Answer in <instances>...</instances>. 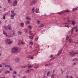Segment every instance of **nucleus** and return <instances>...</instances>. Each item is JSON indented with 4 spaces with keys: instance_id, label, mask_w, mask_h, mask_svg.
Here are the masks:
<instances>
[{
    "instance_id": "nucleus-1",
    "label": "nucleus",
    "mask_w": 78,
    "mask_h": 78,
    "mask_svg": "<svg viewBox=\"0 0 78 78\" xmlns=\"http://www.w3.org/2000/svg\"><path fill=\"white\" fill-rule=\"evenodd\" d=\"M12 53H17L18 51V48L17 47H15L12 48Z\"/></svg>"
},
{
    "instance_id": "nucleus-2",
    "label": "nucleus",
    "mask_w": 78,
    "mask_h": 78,
    "mask_svg": "<svg viewBox=\"0 0 78 78\" xmlns=\"http://www.w3.org/2000/svg\"><path fill=\"white\" fill-rule=\"evenodd\" d=\"M5 42L8 44H12V41H11L9 39H7L5 40Z\"/></svg>"
},
{
    "instance_id": "nucleus-3",
    "label": "nucleus",
    "mask_w": 78,
    "mask_h": 78,
    "mask_svg": "<svg viewBox=\"0 0 78 78\" xmlns=\"http://www.w3.org/2000/svg\"><path fill=\"white\" fill-rule=\"evenodd\" d=\"M36 0H33L30 2V5H34L35 3H36Z\"/></svg>"
},
{
    "instance_id": "nucleus-4",
    "label": "nucleus",
    "mask_w": 78,
    "mask_h": 78,
    "mask_svg": "<svg viewBox=\"0 0 78 78\" xmlns=\"http://www.w3.org/2000/svg\"><path fill=\"white\" fill-rule=\"evenodd\" d=\"M76 30L75 31L76 32L77 31H78V29H77L76 27H73V28H72V32L73 31V30Z\"/></svg>"
},
{
    "instance_id": "nucleus-5",
    "label": "nucleus",
    "mask_w": 78,
    "mask_h": 78,
    "mask_svg": "<svg viewBox=\"0 0 78 78\" xmlns=\"http://www.w3.org/2000/svg\"><path fill=\"white\" fill-rule=\"evenodd\" d=\"M69 55L71 56H74L75 54L74 53H73V52H71L69 53Z\"/></svg>"
},
{
    "instance_id": "nucleus-6",
    "label": "nucleus",
    "mask_w": 78,
    "mask_h": 78,
    "mask_svg": "<svg viewBox=\"0 0 78 78\" xmlns=\"http://www.w3.org/2000/svg\"><path fill=\"white\" fill-rule=\"evenodd\" d=\"M17 1L16 0L15 1L13 4V6H16V5H17Z\"/></svg>"
},
{
    "instance_id": "nucleus-7",
    "label": "nucleus",
    "mask_w": 78,
    "mask_h": 78,
    "mask_svg": "<svg viewBox=\"0 0 78 78\" xmlns=\"http://www.w3.org/2000/svg\"><path fill=\"white\" fill-rule=\"evenodd\" d=\"M62 49H61L60 51H59L58 53L57 54V56L59 55L60 53H61V52H62Z\"/></svg>"
},
{
    "instance_id": "nucleus-8",
    "label": "nucleus",
    "mask_w": 78,
    "mask_h": 78,
    "mask_svg": "<svg viewBox=\"0 0 78 78\" xmlns=\"http://www.w3.org/2000/svg\"><path fill=\"white\" fill-rule=\"evenodd\" d=\"M5 74L7 75L8 73H10V71H6L5 72Z\"/></svg>"
},
{
    "instance_id": "nucleus-9",
    "label": "nucleus",
    "mask_w": 78,
    "mask_h": 78,
    "mask_svg": "<svg viewBox=\"0 0 78 78\" xmlns=\"http://www.w3.org/2000/svg\"><path fill=\"white\" fill-rule=\"evenodd\" d=\"M7 28L9 30H11V26H10L9 25H8L7 26Z\"/></svg>"
},
{
    "instance_id": "nucleus-10",
    "label": "nucleus",
    "mask_w": 78,
    "mask_h": 78,
    "mask_svg": "<svg viewBox=\"0 0 78 78\" xmlns=\"http://www.w3.org/2000/svg\"><path fill=\"white\" fill-rule=\"evenodd\" d=\"M26 19L28 20H30L31 19H30V18L29 17H26Z\"/></svg>"
},
{
    "instance_id": "nucleus-11",
    "label": "nucleus",
    "mask_w": 78,
    "mask_h": 78,
    "mask_svg": "<svg viewBox=\"0 0 78 78\" xmlns=\"http://www.w3.org/2000/svg\"><path fill=\"white\" fill-rule=\"evenodd\" d=\"M39 9H36V13H38V12H39Z\"/></svg>"
},
{
    "instance_id": "nucleus-12",
    "label": "nucleus",
    "mask_w": 78,
    "mask_h": 78,
    "mask_svg": "<svg viewBox=\"0 0 78 78\" xmlns=\"http://www.w3.org/2000/svg\"><path fill=\"white\" fill-rule=\"evenodd\" d=\"M15 61H16V62H19V58H16L15 59Z\"/></svg>"
},
{
    "instance_id": "nucleus-13",
    "label": "nucleus",
    "mask_w": 78,
    "mask_h": 78,
    "mask_svg": "<svg viewBox=\"0 0 78 78\" xmlns=\"http://www.w3.org/2000/svg\"><path fill=\"white\" fill-rule=\"evenodd\" d=\"M70 11L69 10H66L64 12H69Z\"/></svg>"
},
{
    "instance_id": "nucleus-14",
    "label": "nucleus",
    "mask_w": 78,
    "mask_h": 78,
    "mask_svg": "<svg viewBox=\"0 0 78 78\" xmlns=\"http://www.w3.org/2000/svg\"><path fill=\"white\" fill-rule=\"evenodd\" d=\"M5 67H7L8 68H9L11 66L10 65H5Z\"/></svg>"
},
{
    "instance_id": "nucleus-15",
    "label": "nucleus",
    "mask_w": 78,
    "mask_h": 78,
    "mask_svg": "<svg viewBox=\"0 0 78 78\" xmlns=\"http://www.w3.org/2000/svg\"><path fill=\"white\" fill-rule=\"evenodd\" d=\"M72 24L73 25H74L75 24V21L74 20L73 21H72Z\"/></svg>"
},
{
    "instance_id": "nucleus-16",
    "label": "nucleus",
    "mask_w": 78,
    "mask_h": 78,
    "mask_svg": "<svg viewBox=\"0 0 78 78\" xmlns=\"http://www.w3.org/2000/svg\"><path fill=\"white\" fill-rule=\"evenodd\" d=\"M11 19H14V16H13V15H12L11 16Z\"/></svg>"
},
{
    "instance_id": "nucleus-17",
    "label": "nucleus",
    "mask_w": 78,
    "mask_h": 78,
    "mask_svg": "<svg viewBox=\"0 0 78 78\" xmlns=\"http://www.w3.org/2000/svg\"><path fill=\"white\" fill-rule=\"evenodd\" d=\"M21 26L22 27H23V26H24V23H22L21 24Z\"/></svg>"
},
{
    "instance_id": "nucleus-18",
    "label": "nucleus",
    "mask_w": 78,
    "mask_h": 78,
    "mask_svg": "<svg viewBox=\"0 0 78 78\" xmlns=\"http://www.w3.org/2000/svg\"><path fill=\"white\" fill-rule=\"evenodd\" d=\"M3 34H4V35H6L7 34V33H6L5 32V31H4V30H3Z\"/></svg>"
},
{
    "instance_id": "nucleus-19",
    "label": "nucleus",
    "mask_w": 78,
    "mask_h": 78,
    "mask_svg": "<svg viewBox=\"0 0 78 78\" xmlns=\"http://www.w3.org/2000/svg\"><path fill=\"white\" fill-rule=\"evenodd\" d=\"M33 67V66H31V65L28 66V68H31Z\"/></svg>"
},
{
    "instance_id": "nucleus-20",
    "label": "nucleus",
    "mask_w": 78,
    "mask_h": 78,
    "mask_svg": "<svg viewBox=\"0 0 78 78\" xmlns=\"http://www.w3.org/2000/svg\"><path fill=\"white\" fill-rule=\"evenodd\" d=\"M32 11L33 13H34V7L33 8V9H32Z\"/></svg>"
},
{
    "instance_id": "nucleus-21",
    "label": "nucleus",
    "mask_w": 78,
    "mask_h": 78,
    "mask_svg": "<svg viewBox=\"0 0 78 78\" xmlns=\"http://www.w3.org/2000/svg\"><path fill=\"white\" fill-rule=\"evenodd\" d=\"M39 68L38 66H35L34 67V68H35V69H37V68Z\"/></svg>"
},
{
    "instance_id": "nucleus-22",
    "label": "nucleus",
    "mask_w": 78,
    "mask_h": 78,
    "mask_svg": "<svg viewBox=\"0 0 78 78\" xmlns=\"http://www.w3.org/2000/svg\"><path fill=\"white\" fill-rule=\"evenodd\" d=\"M5 30H8V27H4Z\"/></svg>"
},
{
    "instance_id": "nucleus-23",
    "label": "nucleus",
    "mask_w": 78,
    "mask_h": 78,
    "mask_svg": "<svg viewBox=\"0 0 78 78\" xmlns=\"http://www.w3.org/2000/svg\"><path fill=\"white\" fill-rule=\"evenodd\" d=\"M50 71H48V72L47 73V76H49L50 75Z\"/></svg>"
},
{
    "instance_id": "nucleus-24",
    "label": "nucleus",
    "mask_w": 78,
    "mask_h": 78,
    "mask_svg": "<svg viewBox=\"0 0 78 78\" xmlns=\"http://www.w3.org/2000/svg\"><path fill=\"white\" fill-rule=\"evenodd\" d=\"M25 73H28V72H30V70H27L25 72Z\"/></svg>"
},
{
    "instance_id": "nucleus-25",
    "label": "nucleus",
    "mask_w": 78,
    "mask_h": 78,
    "mask_svg": "<svg viewBox=\"0 0 78 78\" xmlns=\"http://www.w3.org/2000/svg\"><path fill=\"white\" fill-rule=\"evenodd\" d=\"M51 78H54L55 76H54V75H52L51 76Z\"/></svg>"
},
{
    "instance_id": "nucleus-26",
    "label": "nucleus",
    "mask_w": 78,
    "mask_h": 78,
    "mask_svg": "<svg viewBox=\"0 0 78 78\" xmlns=\"http://www.w3.org/2000/svg\"><path fill=\"white\" fill-rule=\"evenodd\" d=\"M30 35H31V36H33V37L34 36V34L33 33L32 34H30Z\"/></svg>"
},
{
    "instance_id": "nucleus-27",
    "label": "nucleus",
    "mask_w": 78,
    "mask_h": 78,
    "mask_svg": "<svg viewBox=\"0 0 78 78\" xmlns=\"http://www.w3.org/2000/svg\"><path fill=\"white\" fill-rule=\"evenodd\" d=\"M38 39H39V37H36V38L35 40V41H37V40H38Z\"/></svg>"
},
{
    "instance_id": "nucleus-28",
    "label": "nucleus",
    "mask_w": 78,
    "mask_h": 78,
    "mask_svg": "<svg viewBox=\"0 0 78 78\" xmlns=\"http://www.w3.org/2000/svg\"><path fill=\"white\" fill-rule=\"evenodd\" d=\"M31 56H29V57H28V58H31V59H33V57H31Z\"/></svg>"
},
{
    "instance_id": "nucleus-29",
    "label": "nucleus",
    "mask_w": 78,
    "mask_h": 78,
    "mask_svg": "<svg viewBox=\"0 0 78 78\" xmlns=\"http://www.w3.org/2000/svg\"><path fill=\"white\" fill-rule=\"evenodd\" d=\"M50 66V65H49V64H46L45 65V67H46L47 66Z\"/></svg>"
},
{
    "instance_id": "nucleus-30",
    "label": "nucleus",
    "mask_w": 78,
    "mask_h": 78,
    "mask_svg": "<svg viewBox=\"0 0 78 78\" xmlns=\"http://www.w3.org/2000/svg\"><path fill=\"white\" fill-rule=\"evenodd\" d=\"M30 23V21H27L26 22V24H28V23Z\"/></svg>"
},
{
    "instance_id": "nucleus-31",
    "label": "nucleus",
    "mask_w": 78,
    "mask_h": 78,
    "mask_svg": "<svg viewBox=\"0 0 78 78\" xmlns=\"http://www.w3.org/2000/svg\"><path fill=\"white\" fill-rule=\"evenodd\" d=\"M77 10V8L74 9L73 10V11H76Z\"/></svg>"
},
{
    "instance_id": "nucleus-32",
    "label": "nucleus",
    "mask_w": 78,
    "mask_h": 78,
    "mask_svg": "<svg viewBox=\"0 0 78 78\" xmlns=\"http://www.w3.org/2000/svg\"><path fill=\"white\" fill-rule=\"evenodd\" d=\"M29 38L30 39H32L33 38V37L32 36H30Z\"/></svg>"
},
{
    "instance_id": "nucleus-33",
    "label": "nucleus",
    "mask_w": 78,
    "mask_h": 78,
    "mask_svg": "<svg viewBox=\"0 0 78 78\" xmlns=\"http://www.w3.org/2000/svg\"><path fill=\"white\" fill-rule=\"evenodd\" d=\"M13 74H16V73H17V72H16V71H14L13 72Z\"/></svg>"
},
{
    "instance_id": "nucleus-34",
    "label": "nucleus",
    "mask_w": 78,
    "mask_h": 78,
    "mask_svg": "<svg viewBox=\"0 0 78 78\" xmlns=\"http://www.w3.org/2000/svg\"><path fill=\"white\" fill-rule=\"evenodd\" d=\"M18 33L19 34H21L22 33L21 31H19Z\"/></svg>"
},
{
    "instance_id": "nucleus-35",
    "label": "nucleus",
    "mask_w": 78,
    "mask_h": 78,
    "mask_svg": "<svg viewBox=\"0 0 78 78\" xmlns=\"http://www.w3.org/2000/svg\"><path fill=\"white\" fill-rule=\"evenodd\" d=\"M16 13H14L13 14V16H16Z\"/></svg>"
},
{
    "instance_id": "nucleus-36",
    "label": "nucleus",
    "mask_w": 78,
    "mask_h": 78,
    "mask_svg": "<svg viewBox=\"0 0 78 78\" xmlns=\"http://www.w3.org/2000/svg\"><path fill=\"white\" fill-rule=\"evenodd\" d=\"M69 41L70 42V43H71V42H72V39H69Z\"/></svg>"
},
{
    "instance_id": "nucleus-37",
    "label": "nucleus",
    "mask_w": 78,
    "mask_h": 78,
    "mask_svg": "<svg viewBox=\"0 0 78 78\" xmlns=\"http://www.w3.org/2000/svg\"><path fill=\"white\" fill-rule=\"evenodd\" d=\"M43 26H44V24H41V25L40 26V27L41 28V27H43Z\"/></svg>"
},
{
    "instance_id": "nucleus-38",
    "label": "nucleus",
    "mask_w": 78,
    "mask_h": 78,
    "mask_svg": "<svg viewBox=\"0 0 78 78\" xmlns=\"http://www.w3.org/2000/svg\"><path fill=\"white\" fill-rule=\"evenodd\" d=\"M29 34H32V31H30L29 32Z\"/></svg>"
},
{
    "instance_id": "nucleus-39",
    "label": "nucleus",
    "mask_w": 78,
    "mask_h": 78,
    "mask_svg": "<svg viewBox=\"0 0 78 78\" xmlns=\"http://www.w3.org/2000/svg\"><path fill=\"white\" fill-rule=\"evenodd\" d=\"M10 70H11V71H12V67H10L9 69Z\"/></svg>"
},
{
    "instance_id": "nucleus-40",
    "label": "nucleus",
    "mask_w": 78,
    "mask_h": 78,
    "mask_svg": "<svg viewBox=\"0 0 78 78\" xmlns=\"http://www.w3.org/2000/svg\"><path fill=\"white\" fill-rule=\"evenodd\" d=\"M8 13H6L5 14H4V16H6L7 15H8Z\"/></svg>"
},
{
    "instance_id": "nucleus-41",
    "label": "nucleus",
    "mask_w": 78,
    "mask_h": 78,
    "mask_svg": "<svg viewBox=\"0 0 78 78\" xmlns=\"http://www.w3.org/2000/svg\"><path fill=\"white\" fill-rule=\"evenodd\" d=\"M23 41H21V44H23V45H24V44H25V43H23Z\"/></svg>"
},
{
    "instance_id": "nucleus-42",
    "label": "nucleus",
    "mask_w": 78,
    "mask_h": 78,
    "mask_svg": "<svg viewBox=\"0 0 78 78\" xmlns=\"http://www.w3.org/2000/svg\"><path fill=\"white\" fill-rule=\"evenodd\" d=\"M39 22H40V21H39V20H37V23L38 24H39V23H39Z\"/></svg>"
},
{
    "instance_id": "nucleus-43",
    "label": "nucleus",
    "mask_w": 78,
    "mask_h": 78,
    "mask_svg": "<svg viewBox=\"0 0 78 78\" xmlns=\"http://www.w3.org/2000/svg\"><path fill=\"white\" fill-rule=\"evenodd\" d=\"M65 27H67V28H69V27L68 25H65Z\"/></svg>"
},
{
    "instance_id": "nucleus-44",
    "label": "nucleus",
    "mask_w": 78,
    "mask_h": 78,
    "mask_svg": "<svg viewBox=\"0 0 78 78\" xmlns=\"http://www.w3.org/2000/svg\"><path fill=\"white\" fill-rule=\"evenodd\" d=\"M75 54H78V52L77 51L75 52L74 53V54L75 55Z\"/></svg>"
},
{
    "instance_id": "nucleus-45",
    "label": "nucleus",
    "mask_w": 78,
    "mask_h": 78,
    "mask_svg": "<svg viewBox=\"0 0 78 78\" xmlns=\"http://www.w3.org/2000/svg\"><path fill=\"white\" fill-rule=\"evenodd\" d=\"M5 36H6V37H8V38H9V37H8L9 35H7V34H6V35Z\"/></svg>"
},
{
    "instance_id": "nucleus-46",
    "label": "nucleus",
    "mask_w": 78,
    "mask_h": 78,
    "mask_svg": "<svg viewBox=\"0 0 78 78\" xmlns=\"http://www.w3.org/2000/svg\"><path fill=\"white\" fill-rule=\"evenodd\" d=\"M14 12V11L13 10H12V11H11V13H12V14L14 13H13Z\"/></svg>"
},
{
    "instance_id": "nucleus-47",
    "label": "nucleus",
    "mask_w": 78,
    "mask_h": 78,
    "mask_svg": "<svg viewBox=\"0 0 78 78\" xmlns=\"http://www.w3.org/2000/svg\"><path fill=\"white\" fill-rule=\"evenodd\" d=\"M10 0H8V2L9 3H10L11 2H10Z\"/></svg>"
},
{
    "instance_id": "nucleus-48",
    "label": "nucleus",
    "mask_w": 78,
    "mask_h": 78,
    "mask_svg": "<svg viewBox=\"0 0 78 78\" xmlns=\"http://www.w3.org/2000/svg\"><path fill=\"white\" fill-rule=\"evenodd\" d=\"M29 28H30V29H31V26H29Z\"/></svg>"
},
{
    "instance_id": "nucleus-49",
    "label": "nucleus",
    "mask_w": 78,
    "mask_h": 78,
    "mask_svg": "<svg viewBox=\"0 0 78 78\" xmlns=\"http://www.w3.org/2000/svg\"><path fill=\"white\" fill-rule=\"evenodd\" d=\"M30 44L31 45H33V42H31L30 43Z\"/></svg>"
},
{
    "instance_id": "nucleus-50",
    "label": "nucleus",
    "mask_w": 78,
    "mask_h": 78,
    "mask_svg": "<svg viewBox=\"0 0 78 78\" xmlns=\"http://www.w3.org/2000/svg\"><path fill=\"white\" fill-rule=\"evenodd\" d=\"M22 77L23 78H26V76H23Z\"/></svg>"
},
{
    "instance_id": "nucleus-51",
    "label": "nucleus",
    "mask_w": 78,
    "mask_h": 78,
    "mask_svg": "<svg viewBox=\"0 0 78 78\" xmlns=\"http://www.w3.org/2000/svg\"><path fill=\"white\" fill-rule=\"evenodd\" d=\"M76 58H74L73 59L74 61H76Z\"/></svg>"
},
{
    "instance_id": "nucleus-52",
    "label": "nucleus",
    "mask_w": 78,
    "mask_h": 78,
    "mask_svg": "<svg viewBox=\"0 0 78 78\" xmlns=\"http://www.w3.org/2000/svg\"><path fill=\"white\" fill-rule=\"evenodd\" d=\"M68 39H69V37H67L66 38V40H68Z\"/></svg>"
},
{
    "instance_id": "nucleus-53",
    "label": "nucleus",
    "mask_w": 78,
    "mask_h": 78,
    "mask_svg": "<svg viewBox=\"0 0 78 78\" xmlns=\"http://www.w3.org/2000/svg\"><path fill=\"white\" fill-rule=\"evenodd\" d=\"M62 13H63V12H62L61 13H58V14H62Z\"/></svg>"
},
{
    "instance_id": "nucleus-54",
    "label": "nucleus",
    "mask_w": 78,
    "mask_h": 78,
    "mask_svg": "<svg viewBox=\"0 0 78 78\" xmlns=\"http://www.w3.org/2000/svg\"><path fill=\"white\" fill-rule=\"evenodd\" d=\"M3 19L4 20L5 19V16H4L3 17Z\"/></svg>"
},
{
    "instance_id": "nucleus-55",
    "label": "nucleus",
    "mask_w": 78,
    "mask_h": 78,
    "mask_svg": "<svg viewBox=\"0 0 78 78\" xmlns=\"http://www.w3.org/2000/svg\"><path fill=\"white\" fill-rule=\"evenodd\" d=\"M2 65L0 64V67H2Z\"/></svg>"
},
{
    "instance_id": "nucleus-56",
    "label": "nucleus",
    "mask_w": 78,
    "mask_h": 78,
    "mask_svg": "<svg viewBox=\"0 0 78 78\" xmlns=\"http://www.w3.org/2000/svg\"><path fill=\"white\" fill-rule=\"evenodd\" d=\"M55 59V58H52V59H51L50 60L51 61V60H53V59Z\"/></svg>"
},
{
    "instance_id": "nucleus-57",
    "label": "nucleus",
    "mask_w": 78,
    "mask_h": 78,
    "mask_svg": "<svg viewBox=\"0 0 78 78\" xmlns=\"http://www.w3.org/2000/svg\"><path fill=\"white\" fill-rule=\"evenodd\" d=\"M39 47V46L38 45L37 46V48H38V47Z\"/></svg>"
},
{
    "instance_id": "nucleus-58",
    "label": "nucleus",
    "mask_w": 78,
    "mask_h": 78,
    "mask_svg": "<svg viewBox=\"0 0 78 78\" xmlns=\"http://www.w3.org/2000/svg\"><path fill=\"white\" fill-rule=\"evenodd\" d=\"M53 57V55H51L50 56V58H52Z\"/></svg>"
},
{
    "instance_id": "nucleus-59",
    "label": "nucleus",
    "mask_w": 78,
    "mask_h": 78,
    "mask_svg": "<svg viewBox=\"0 0 78 78\" xmlns=\"http://www.w3.org/2000/svg\"><path fill=\"white\" fill-rule=\"evenodd\" d=\"M68 77H69V76H67L66 78H68Z\"/></svg>"
},
{
    "instance_id": "nucleus-60",
    "label": "nucleus",
    "mask_w": 78,
    "mask_h": 78,
    "mask_svg": "<svg viewBox=\"0 0 78 78\" xmlns=\"http://www.w3.org/2000/svg\"><path fill=\"white\" fill-rule=\"evenodd\" d=\"M12 32H13V33H15V31H14V30H13V31H12Z\"/></svg>"
},
{
    "instance_id": "nucleus-61",
    "label": "nucleus",
    "mask_w": 78,
    "mask_h": 78,
    "mask_svg": "<svg viewBox=\"0 0 78 78\" xmlns=\"http://www.w3.org/2000/svg\"><path fill=\"white\" fill-rule=\"evenodd\" d=\"M13 77L14 78H16V76H13Z\"/></svg>"
},
{
    "instance_id": "nucleus-62",
    "label": "nucleus",
    "mask_w": 78,
    "mask_h": 78,
    "mask_svg": "<svg viewBox=\"0 0 78 78\" xmlns=\"http://www.w3.org/2000/svg\"><path fill=\"white\" fill-rule=\"evenodd\" d=\"M76 63H74V66H75V65H76Z\"/></svg>"
},
{
    "instance_id": "nucleus-63",
    "label": "nucleus",
    "mask_w": 78,
    "mask_h": 78,
    "mask_svg": "<svg viewBox=\"0 0 78 78\" xmlns=\"http://www.w3.org/2000/svg\"><path fill=\"white\" fill-rule=\"evenodd\" d=\"M5 10H6V9L5 8H4V10L5 11Z\"/></svg>"
},
{
    "instance_id": "nucleus-64",
    "label": "nucleus",
    "mask_w": 78,
    "mask_h": 78,
    "mask_svg": "<svg viewBox=\"0 0 78 78\" xmlns=\"http://www.w3.org/2000/svg\"><path fill=\"white\" fill-rule=\"evenodd\" d=\"M25 67H26L25 66H24L23 67V68H25Z\"/></svg>"
}]
</instances>
